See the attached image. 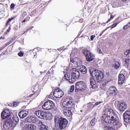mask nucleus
<instances>
[{
  "instance_id": "1",
  "label": "nucleus",
  "mask_w": 130,
  "mask_h": 130,
  "mask_svg": "<svg viewBox=\"0 0 130 130\" xmlns=\"http://www.w3.org/2000/svg\"><path fill=\"white\" fill-rule=\"evenodd\" d=\"M90 74L93 78H90V85L93 88H95L97 86L96 85V82H100L103 80L104 75L103 72L97 69H94L92 71H90Z\"/></svg>"
},
{
  "instance_id": "2",
  "label": "nucleus",
  "mask_w": 130,
  "mask_h": 130,
  "mask_svg": "<svg viewBox=\"0 0 130 130\" xmlns=\"http://www.w3.org/2000/svg\"><path fill=\"white\" fill-rule=\"evenodd\" d=\"M90 74L93 78H90V85L93 88H95L97 86L96 85V82H100L103 80L104 75L103 72L97 69H94L92 71H90Z\"/></svg>"
},
{
  "instance_id": "3",
  "label": "nucleus",
  "mask_w": 130,
  "mask_h": 130,
  "mask_svg": "<svg viewBox=\"0 0 130 130\" xmlns=\"http://www.w3.org/2000/svg\"><path fill=\"white\" fill-rule=\"evenodd\" d=\"M79 76L80 73L78 70L74 68L66 72V74H64V77L69 83H73L75 80L79 77Z\"/></svg>"
},
{
  "instance_id": "4",
  "label": "nucleus",
  "mask_w": 130,
  "mask_h": 130,
  "mask_svg": "<svg viewBox=\"0 0 130 130\" xmlns=\"http://www.w3.org/2000/svg\"><path fill=\"white\" fill-rule=\"evenodd\" d=\"M73 104L71 98H68L64 100L62 103V105L64 107L63 113L66 116H70L72 114L71 111Z\"/></svg>"
},
{
  "instance_id": "5",
  "label": "nucleus",
  "mask_w": 130,
  "mask_h": 130,
  "mask_svg": "<svg viewBox=\"0 0 130 130\" xmlns=\"http://www.w3.org/2000/svg\"><path fill=\"white\" fill-rule=\"evenodd\" d=\"M19 118L18 117L13 118L12 116L5 121V124L4 125V127L6 130L8 129L10 126H15L19 121Z\"/></svg>"
},
{
  "instance_id": "6",
  "label": "nucleus",
  "mask_w": 130,
  "mask_h": 130,
  "mask_svg": "<svg viewBox=\"0 0 130 130\" xmlns=\"http://www.w3.org/2000/svg\"><path fill=\"white\" fill-rule=\"evenodd\" d=\"M54 122L55 123L59 124V126L61 130L65 128L68 123V121L66 119L61 117L59 118L57 117L55 118Z\"/></svg>"
},
{
  "instance_id": "7",
  "label": "nucleus",
  "mask_w": 130,
  "mask_h": 130,
  "mask_svg": "<svg viewBox=\"0 0 130 130\" xmlns=\"http://www.w3.org/2000/svg\"><path fill=\"white\" fill-rule=\"evenodd\" d=\"M84 48L85 49L83 50L82 53L84 55H85L87 61H91L94 59L95 56L90 52L88 50V49L89 47L84 46Z\"/></svg>"
},
{
  "instance_id": "8",
  "label": "nucleus",
  "mask_w": 130,
  "mask_h": 130,
  "mask_svg": "<svg viewBox=\"0 0 130 130\" xmlns=\"http://www.w3.org/2000/svg\"><path fill=\"white\" fill-rule=\"evenodd\" d=\"M105 121L106 123H109L112 125H118L119 127L122 125L120 122H119V120L117 116H116L115 118H112L111 119H108L107 118H106L105 119Z\"/></svg>"
},
{
  "instance_id": "9",
  "label": "nucleus",
  "mask_w": 130,
  "mask_h": 130,
  "mask_svg": "<svg viewBox=\"0 0 130 130\" xmlns=\"http://www.w3.org/2000/svg\"><path fill=\"white\" fill-rule=\"evenodd\" d=\"M104 107L106 108V111L107 112L106 117L105 119L106 118H107L108 119H111L112 118H116V116L117 115L114 112L113 110L108 106L107 105L105 106Z\"/></svg>"
},
{
  "instance_id": "10",
  "label": "nucleus",
  "mask_w": 130,
  "mask_h": 130,
  "mask_svg": "<svg viewBox=\"0 0 130 130\" xmlns=\"http://www.w3.org/2000/svg\"><path fill=\"white\" fill-rule=\"evenodd\" d=\"M86 87L84 82L82 81H80L76 83L75 84V91L77 92L78 91H82L84 90Z\"/></svg>"
},
{
  "instance_id": "11",
  "label": "nucleus",
  "mask_w": 130,
  "mask_h": 130,
  "mask_svg": "<svg viewBox=\"0 0 130 130\" xmlns=\"http://www.w3.org/2000/svg\"><path fill=\"white\" fill-rule=\"evenodd\" d=\"M13 115V113H11L8 109H5L1 113V117L3 119H6L5 121L7 120L8 119Z\"/></svg>"
},
{
  "instance_id": "12",
  "label": "nucleus",
  "mask_w": 130,
  "mask_h": 130,
  "mask_svg": "<svg viewBox=\"0 0 130 130\" xmlns=\"http://www.w3.org/2000/svg\"><path fill=\"white\" fill-rule=\"evenodd\" d=\"M54 103L52 101L49 100L45 103L42 106V108L44 109L48 110L54 108Z\"/></svg>"
},
{
  "instance_id": "13",
  "label": "nucleus",
  "mask_w": 130,
  "mask_h": 130,
  "mask_svg": "<svg viewBox=\"0 0 130 130\" xmlns=\"http://www.w3.org/2000/svg\"><path fill=\"white\" fill-rule=\"evenodd\" d=\"M54 96L56 98H59L62 97L64 94L62 91L59 88L55 89L53 92Z\"/></svg>"
},
{
  "instance_id": "14",
  "label": "nucleus",
  "mask_w": 130,
  "mask_h": 130,
  "mask_svg": "<svg viewBox=\"0 0 130 130\" xmlns=\"http://www.w3.org/2000/svg\"><path fill=\"white\" fill-rule=\"evenodd\" d=\"M117 93V91L115 87L112 86L110 88V89L107 92V95L109 96H114Z\"/></svg>"
},
{
  "instance_id": "15",
  "label": "nucleus",
  "mask_w": 130,
  "mask_h": 130,
  "mask_svg": "<svg viewBox=\"0 0 130 130\" xmlns=\"http://www.w3.org/2000/svg\"><path fill=\"white\" fill-rule=\"evenodd\" d=\"M35 115L38 118L42 119L46 117V113L41 110H38L36 111Z\"/></svg>"
},
{
  "instance_id": "16",
  "label": "nucleus",
  "mask_w": 130,
  "mask_h": 130,
  "mask_svg": "<svg viewBox=\"0 0 130 130\" xmlns=\"http://www.w3.org/2000/svg\"><path fill=\"white\" fill-rule=\"evenodd\" d=\"M124 121L127 122H129L130 120V112L129 111H127L124 113L123 116Z\"/></svg>"
},
{
  "instance_id": "17",
  "label": "nucleus",
  "mask_w": 130,
  "mask_h": 130,
  "mask_svg": "<svg viewBox=\"0 0 130 130\" xmlns=\"http://www.w3.org/2000/svg\"><path fill=\"white\" fill-rule=\"evenodd\" d=\"M118 109L121 111H124L126 107V104L123 102H120L119 103Z\"/></svg>"
},
{
  "instance_id": "18",
  "label": "nucleus",
  "mask_w": 130,
  "mask_h": 130,
  "mask_svg": "<svg viewBox=\"0 0 130 130\" xmlns=\"http://www.w3.org/2000/svg\"><path fill=\"white\" fill-rule=\"evenodd\" d=\"M29 112L24 110L20 111L19 113V116L21 118H23L26 117L28 113Z\"/></svg>"
},
{
  "instance_id": "19",
  "label": "nucleus",
  "mask_w": 130,
  "mask_h": 130,
  "mask_svg": "<svg viewBox=\"0 0 130 130\" xmlns=\"http://www.w3.org/2000/svg\"><path fill=\"white\" fill-rule=\"evenodd\" d=\"M37 118L35 116H31L25 119V121L26 122H32L34 123Z\"/></svg>"
},
{
  "instance_id": "20",
  "label": "nucleus",
  "mask_w": 130,
  "mask_h": 130,
  "mask_svg": "<svg viewBox=\"0 0 130 130\" xmlns=\"http://www.w3.org/2000/svg\"><path fill=\"white\" fill-rule=\"evenodd\" d=\"M118 84H122L124 83V81L125 80L124 76L122 74H120L118 76Z\"/></svg>"
},
{
  "instance_id": "21",
  "label": "nucleus",
  "mask_w": 130,
  "mask_h": 130,
  "mask_svg": "<svg viewBox=\"0 0 130 130\" xmlns=\"http://www.w3.org/2000/svg\"><path fill=\"white\" fill-rule=\"evenodd\" d=\"M25 127L28 130H35L36 126L34 124H27L25 125Z\"/></svg>"
},
{
  "instance_id": "22",
  "label": "nucleus",
  "mask_w": 130,
  "mask_h": 130,
  "mask_svg": "<svg viewBox=\"0 0 130 130\" xmlns=\"http://www.w3.org/2000/svg\"><path fill=\"white\" fill-rule=\"evenodd\" d=\"M79 71L83 74H85L87 72L86 67L84 66L81 65L79 66Z\"/></svg>"
},
{
  "instance_id": "23",
  "label": "nucleus",
  "mask_w": 130,
  "mask_h": 130,
  "mask_svg": "<svg viewBox=\"0 0 130 130\" xmlns=\"http://www.w3.org/2000/svg\"><path fill=\"white\" fill-rule=\"evenodd\" d=\"M34 123L36 124L37 125H39V126H41L42 124H43L42 122L37 118V119H36V120Z\"/></svg>"
},
{
  "instance_id": "24",
  "label": "nucleus",
  "mask_w": 130,
  "mask_h": 130,
  "mask_svg": "<svg viewBox=\"0 0 130 130\" xmlns=\"http://www.w3.org/2000/svg\"><path fill=\"white\" fill-rule=\"evenodd\" d=\"M120 64L119 62H116L114 64H113L112 66L115 69H118L120 67Z\"/></svg>"
},
{
  "instance_id": "25",
  "label": "nucleus",
  "mask_w": 130,
  "mask_h": 130,
  "mask_svg": "<svg viewBox=\"0 0 130 130\" xmlns=\"http://www.w3.org/2000/svg\"><path fill=\"white\" fill-rule=\"evenodd\" d=\"M124 54L126 57L130 58V49L125 51Z\"/></svg>"
},
{
  "instance_id": "26",
  "label": "nucleus",
  "mask_w": 130,
  "mask_h": 130,
  "mask_svg": "<svg viewBox=\"0 0 130 130\" xmlns=\"http://www.w3.org/2000/svg\"><path fill=\"white\" fill-rule=\"evenodd\" d=\"M48 127L43 124L40 127V130H47V128Z\"/></svg>"
},
{
  "instance_id": "27",
  "label": "nucleus",
  "mask_w": 130,
  "mask_h": 130,
  "mask_svg": "<svg viewBox=\"0 0 130 130\" xmlns=\"http://www.w3.org/2000/svg\"><path fill=\"white\" fill-rule=\"evenodd\" d=\"M77 58L76 57L74 58L73 59H71L70 61L74 64H76V62L77 61Z\"/></svg>"
},
{
  "instance_id": "28",
  "label": "nucleus",
  "mask_w": 130,
  "mask_h": 130,
  "mask_svg": "<svg viewBox=\"0 0 130 130\" xmlns=\"http://www.w3.org/2000/svg\"><path fill=\"white\" fill-rule=\"evenodd\" d=\"M112 6L113 8H116L119 6L118 3L117 2H113L112 3Z\"/></svg>"
},
{
  "instance_id": "29",
  "label": "nucleus",
  "mask_w": 130,
  "mask_h": 130,
  "mask_svg": "<svg viewBox=\"0 0 130 130\" xmlns=\"http://www.w3.org/2000/svg\"><path fill=\"white\" fill-rule=\"evenodd\" d=\"M14 19V18H12L11 19H9L7 21V23L6 24V26H7L8 25H9L10 24V22H11L12 20H13Z\"/></svg>"
},
{
  "instance_id": "30",
  "label": "nucleus",
  "mask_w": 130,
  "mask_h": 130,
  "mask_svg": "<svg viewBox=\"0 0 130 130\" xmlns=\"http://www.w3.org/2000/svg\"><path fill=\"white\" fill-rule=\"evenodd\" d=\"M95 123V118H94L90 122L92 126L94 125Z\"/></svg>"
},
{
  "instance_id": "31",
  "label": "nucleus",
  "mask_w": 130,
  "mask_h": 130,
  "mask_svg": "<svg viewBox=\"0 0 130 130\" xmlns=\"http://www.w3.org/2000/svg\"><path fill=\"white\" fill-rule=\"evenodd\" d=\"M76 62V64H75L76 65L78 66L82 62L80 60H79L78 58Z\"/></svg>"
},
{
  "instance_id": "32",
  "label": "nucleus",
  "mask_w": 130,
  "mask_h": 130,
  "mask_svg": "<svg viewBox=\"0 0 130 130\" xmlns=\"http://www.w3.org/2000/svg\"><path fill=\"white\" fill-rule=\"evenodd\" d=\"M130 24L128 23L126 25L124 26L123 27V29H127L129 27H130Z\"/></svg>"
},
{
  "instance_id": "33",
  "label": "nucleus",
  "mask_w": 130,
  "mask_h": 130,
  "mask_svg": "<svg viewBox=\"0 0 130 130\" xmlns=\"http://www.w3.org/2000/svg\"><path fill=\"white\" fill-rule=\"evenodd\" d=\"M55 69V67H52L51 69L49 70L48 71V72L50 73L51 72V71H52L51 73L52 74L54 72V69Z\"/></svg>"
},
{
  "instance_id": "34",
  "label": "nucleus",
  "mask_w": 130,
  "mask_h": 130,
  "mask_svg": "<svg viewBox=\"0 0 130 130\" xmlns=\"http://www.w3.org/2000/svg\"><path fill=\"white\" fill-rule=\"evenodd\" d=\"M24 53L22 51L20 52L18 54V55L20 57H22L23 56Z\"/></svg>"
},
{
  "instance_id": "35",
  "label": "nucleus",
  "mask_w": 130,
  "mask_h": 130,
  "mask_svg": "<svg viewBox=\"0 0 130 130\" xmlns=\"http://www.w3.org/2000/svg\"><path fill=\"white\" fill-rule=\"evenodd\" d=\"M129 62L130 63V58L126 59L125 60V63L127 65L128 64Z\"/></svg>"
},
{
  "instance_id": "36",
  "label": "nucleus",
  "mask_w": 130,
  "mask_h": 130,
  "mask_svg": "<svg viewBox=\"0 0 130 130\" xmlns=\"http://www.w3.org/2000/svg\"><path fill=\"white\" fill-rule=\"evenodd\" d=\"M19 104V102H14L13 103V106L14 107H16Z\"/></svg>"
},
{
  "instance_id": "37",
  "label": "nucleus",
  "mask_w": 130,
  "mask_h": 130,
  "mask_svg": "<svg viewBox=\"0 0 130 130\" xmlns=\"http://www.w3.org/2000/svg\"><path fill=\"white\" fill-rule=\"evenodd\" d=\"M103 103L102 101H99L98 102H97L96 103H95L94 105V107L95 106H96L98 105L99 104H100L101 103Z\"/></svg>"
},
{
  "instance_id": "38",
  "label": "nucleus",
  "mask_w": 130,
  "mask_h": 130,
  "mask_svg": "<svg viewBox=\"0 0 130 130\" xmlns=\"http://www.w3.org/2000/svg\"><path fill=\"white\" fill-rule=\"evenodd\" d=\"M11 25L9 27L8 29L7 30V31L6 32V34H7L8 32H9L10 30L11 29Z\"/></svg>"
},
{
  "instance_id": "39",
  "label": "nucleus",
  "mask_w": 130,
  "mask_h": 130,
  "mask_svg": "<svg viewBox=\"0 0 130 130\" xmlns=\"http://www.w3.org/2000/svg\"><path fill=\"white\" fill-rule=\"evenodd\" d=\"M74 86L72 85V86L70 88V90L71 91H73L74 89Z\"/></svg>"
},
{
  "instance_id": "40",
  "label": "nucleus",
  "mask_w": 130,
  "mask_h": 130,
  "mask_svg": "<svg viewBox=\"0 0 130 130\" xmlns=\"http://www.w3.org/2000/svg\"><path fill=\"white\" fill-rule=\"evenodd\" d=\"M95 37L94 35H92L91 36L90 39L91 41L93 40L94 38Z\"/></svg>"
},
{
  "instance_id": "41",
  "label": "nucleus",
  "mask_w": 130,
  "mask_h": 130,
  "mask_svg": "<svg viewBox=\"0 0 130 130\" xmlns=\"http://www.w3.org/2000/svg\"><path fill=\"white\" fill-rule=\"evenodd\" d=\"M15 5L13 4H12L10 5V8L11 9H13Z\"/></svg>"
},
{
  "instance_id": "42",
  "label": "nucleus",
  "mask_w": 130,
  "mask_h": 130,
  "mask_svg": "<svg viewBox=\"0 0 130 130\" xmlns=\"http://www.w3.org/2000/svg\"><path fill=\"white\" fill-rule=\"evenodd\" d=\"M118 23H116L112 25H111V26L112 27V28H113L115 27L118 24Z\"/></svg>"
},
{
  "instance_id": "43",
  "label": "nucleus",
  "mask_w": 130,
  "mask_h": 130,
  "mask_svg": "<svg viewBox=\"0 0 130 130\" xmlns=\"http://www.w3.org/2000/svg\"><path fill=\"white\" fill-rule=\"evenodd\" d=\"M113 16H112V15H111L110 17V19H109L108 20H109V21H108V22H107V23H108V22L110 20H112L113 18Z\"/></svg>"
},
{
  "instance_id": "44",
  "label": "nucleus",
  "mask_w": 130,
  "mask_h": 130,
  "mask_svg": "<svg viewBox=\"0 0 130 130\" xmlns=\"http://www.w3.org/2000/svg\"><path fill=\"white\" fill-rule=\"evenodd\" d=\"M12 41H9V42H8L6 44V46L8 45L9 44L11 43H12Z\"/></svg>"
},
{
  "instance_id": "45",
  "label": "nucleus",
  "mask_w": 130,
  "mask_h": 130,
  "mask_svg": "<svg viewBox=\"0 0 130 130\" xmlns=\"http://www.w3.org/2000/svg\"><path fill=\"white\" fill-rule=\"evenodd\" d=\"M108 127L107 126H105L104 127V130H108Z\"/></svg>"
},
{
  "instance_id": "46",
  "label": "nucleus",
  "mask_w": 130,
  "mask_h": 130,
  "mask_svg": "<svg viewBox=\"0 0 130 130\" xmlns=\"http://www.w3.org/2000/svg\"><path fill=\"white\" fill-rule=\"evenodd\" d=\"M108 130H115V129L112 127H108Z\"/></svg>"
},
{
  "instance_id": "47",
  "label": "nucleus",
  "mask_w": 130,
  "mask_h": 130,
  "mask_svg": "<svg viewBox=\"0 0 130 130\" xmlns=\"http://www.w3.org/2000/svg\"><path fill=\"white\" fill-rule=\"evenodd\" d=\"M98 51L100 53H102V51H101V50L99 49H98Z\"/></svg>"
},
{
  "instance_id": "48",
  "label": "nucleus",
  "mask_w": 130,
  "mask_h": 130,
  "mask_svg": "<svg viewBox=\"0 0 130 130\" xmlns=\"http://www.w3.org/2000/svg\"><path fill=\"white\" fill-rule=\"evenodd\" d=\"M26 21V20L25 19H24L23 21H22V22L23 23V22H25Z\"/></svg>"
},
{
  "instance_id": "49",
  "label": "nucleus",
  "mask_w": 130,
  "mask_h": 130,
  "mask_svg": "<svg viewBox=\"0 0 130 130\" xmlns=\"http://www.w3.org/2000/svg\"><path fill=\"white\" fill-rule=\"evenodd\" d=\"M0 39H5V38L4 37H3V38L2 37H1Z\"/></svg>"
},
{
  "instance_id": "50",
  "label": "nucleus",
  "mask_w": 130,
  "mask_h": 130,
  "mask_svg": "<svg viewBox=\"0 0 130 130\" xmlns=\"http://www.w3.org/2000/svg\"><path fill=\"white\" fill-rule=\"evenodd\" d=\"M122 1H126L127 0H121Z\"/></svg>"
},
{
  "instance_id": "51",
  "label": "nucleus",
  "mask_w": 130,
  "mask_h": 130,
  "mask_svg": "<svg viewBox=\"0 0 130 130\" xmlns=\"http://www.w3.org/2000/svg\"><path fill=\"white\" fill-rule=\"evenodd\" d=\"M103 34V33H102L100 35V36H101Z\"/></svg>"
},
{
  "instance_id": "52",
  "label": "nucleus",
  "mask_w": 130,
  "mask_h": 130,
  "mask_svg": "<svg viewBox=\"0 0 130 130\" xmlns=\"http://www.w3.org/2000/svg\"><path fill=\"white\" fill-rule=\"evenodd\" d=\"M40 66H41H41H42V64H41V63H40Z\"/></svg>"
},
{
  "instance_id": "53",
  "label": "nucleus",
  "mask_w": 130,
  "mask_h": 130,
  "mask_svg": "<svg viewBox=\"0 0 130 130\" xmlns=\"http://www.w3.org/2000/svg\"><path fill=\"white\" fill-rule=\"evenodd\" d=\"M80 111L81 112H82L83 111V110H81Z\"/></svg>"
},
{
  "instance_id": "54",
  "label": "nucleus",
  "mask_w": 130,
  "mask_h": 130,
  "mask_svg": "<svg viewBox=\"0 0 130 130\" xmlns=\"http://www.w3.org/2000/svg\"><path fill=\"white\" fill-rule=\"evenodd\" d=\"M28 29H27V31H28Z\"/></svg>"
},
{
  "instance_id": "55",
  "label": "nucleus",
  "mask_w": 130,
  "mask_h": 130,
  "mask_svg": "<svg viewBox=\"0 0 130 130\" xmlns=\"http://www.w3.org/2000/svg\"><path fill=\"white\" fill-rule=\"evenodd\" d=\"M129 45L130 46V42H129Z\"/></svg>"
},
{
  "instance_id": "56",
  "label": "nucleus",
  "mask_w": 130,
  "mask_h": 130,
  "mask_svg": "<svg viewBox=\"0 0 130 130\" xmlns=\"http://www.w3.org/2000/svg\"><path fill=\"white\" fill-rule=\"evenodd\" d=\"M105 84H106V82H105Z\"/></svg>"
}]
</instances>
